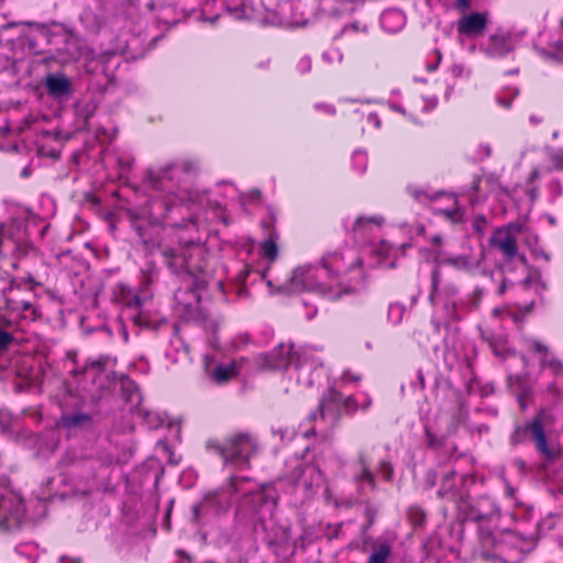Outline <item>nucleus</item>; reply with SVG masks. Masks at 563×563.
Returning <instances> with one entry per match:
<instances>
[{"instance_id":"nucleus-8","label":"nucleus","mask_w":563,"mask_h":563,"mask_svg":"<svg viewBox=\"0 0 563 563\" xmlns=\"http://www.w3.org/2000/svg\"><path fill=\"white\" fill-rule=\"evenodd\" d=\"M203 251L199 245L188 244L179 254L174 250L166 252V262L174 272H186L189 275H196L201 271V266L194 262L200 258Z\"/></svg>"},{"instance_id":"nucleus-42","label":"nucleus","mask_w":563,"mask_h":563,"mask_svg":"<svg viewBox=\"0 0 563 563\" xmlns=\"http://www.w3.org/2000/svg\"><path fill=\"white\" fill-rule=\"evenodd\" d=\"M529 120L532 124H539L542 121V119L536 114L530 115Z\"/></svg>"},{"instance_id":"nucleus-15","label":"nucleus","mask_w":563,"mask_h":563,"mask_svg":"<svg viewBox=\"0 0 563 563\" xmlns=\"http://www.w3.org/2000/svg\"><path fill=\"white\" fill-rule=\"evenodd\" d=\"M487 24V14L473 12L463 15L456 23V29L460 34L466 36H476L483 32Z\"/></svg>"},{"instance_id":"nucleus-4","label":"nucleus","mask_w":563,"mask_h":563,"mask_svg":"<svg viewBox=\"0 0 563 563\" xmlns=\"http://www.w3.org/2000/svg\"><path fill=\"white\" fill-rule=\"evenodd\" d=\"M208 446L223 459L224 464H232L235 467H243L257 451V442L249 433H236L231 435L224 444L209 442Z\"/></svg>"},{"instance_id":"nucleus-40","label":"nucleus","mask_w":563,"mask_h":563,"mask_svg":"<svg viewBox=\"0 0 563 563\" xmlns=\"http://www.w3.org/2000/svg\"><path fill=\"white\" fill-rule=\"evenodd\" d=\"M470 4L468 0H455V5L460 9H466Z\"/></svg>"},{"instance_id":"nucleus-45","label":"nucleus","mask_w":563,"mask_h":563,"mask_svg":"<svg viewBox=\"0 0 563 563\" xmlns=\"http://www.w3.org/2000/svg\"><path fill=\"white\" fill-rule=\"evenodd\" d=\"M323 108H324V111H325V112H328V113H330V114H333V113H334V109H333V107H331V106H323Z\"/></svg>"},{"instance_id":"nucleus-41","label":"nucleus","mask_w":563,"mask_h":563,"mask_svg":"<svg viewBox=\"0 0 563 563\" xmlns=\"http://www.w3.org/2000/svg\"><path fill=\"white\" fill-rule=\"evenodd\" d=\"M129 305L139 308L142 306V300L140 297L136 296L129 302Z\"/></svg>"},{"instance_id":"nucleus-1","label":"nucleus","mask_w":563,"mask_h":563,"mask_svg":"<svg viewBox=\"0 0 563 563\" xmlns=\"http://www.w3.org/2000/svg\"><path fill=\"white\" fill-rule=\"evenodd\" d=\"M361 266L358 252L352 246H344L322 257L323 274L328 276L327 283L332 285V294H336V298L354 289V284L362 278Z\"/></svg>"},{"instance_id":"nucleus-38","label":"nucleus","mask_w":563,"mask_h":563,"mask_svg":"<svg viewBox=\"0 0 563 563\" xmlns=\"http://www.w3.org/2000/svg\"><path fill=\"white\" fill-rule=\"evenodd\" d=\"M367 121L377 129L380 126V120L376 113H369L367 117Z\"/></svg>"},{"instance_id":"nucleus-24","label":"nucleus","mask_w":563,"mask_h":563,"mask_svg":"<svg viewBox=\"0 0 563 563\" xmlns=\"http://www.w3.org/2000/svg\"><path fill=\"white\" fill-rule=\"evenodd\" d=\"M515 44L516 40L511 35L495 34V56L510 52L514 49Z\"/></svg>"},{"instance_id":"nucleus-14","label":"nucleus","mask_w":563,"mask_h":563,"mask_svg":"<svg viewBox=\"0 0 563 563\" xmlns=\"http://www.w3.org/2000/svg\"><path fill=\"white\" fill-rule=\"evenodd\" d=\"M45 88L54 99H66L73 91L70 79L63 73L48 74L45 78Z\"/></svg>"},{"instance_id":"nucleus-2","label":"nucleus","mask_w":563,"mask_h":563,"mask_svg":"<svg viewBox=\"0 0 563 563\" xmlns=\"http://www.w3.org/2000/svg\"><path fill=\"white\" fill-rule=\"evenodd\" d=\"M292 344H279L269 353H263L256 356V363L260 367L266 369H287L294 364L289 372V378H296L299 385L310 387L314 384L319 374H314L316 361L310 358V352L303 351L300 354L295 353Z\"/></svg>"},{"instance_id":"nucleus-46","label":"nucleus","mask_w":563,"mask_h":563,"mask_svg":"<svg viewBox=\"0 0 563 563\" xmlns=\"http://www.w3.org/2000/svg\"><path fill=\"white\" fill-rule=\"evenodd\" d=\"M506 493L509 497H512L514 496V488H511L510 486L506 485Z\"/></svg>"},{"instance_id":"nucleus-36","label":"nucleus","mask_w":563,"mask_h":563,"mask_svg":"<svg viewBox=\"0 0 563 563\" xmlns=\"http://www.w3.org/2000/svg\"><path fill=\"white\" fill-rule=\"evenodd\" d=\"M391 251V245L387 244L385 241H382V245L376 252L379 256H388Z\"/></svg>"},{"instance_id":"nucleus-10","label":"nucleus","mask_w":563,"mask_h":563,"mask_svg":"<svg viewBox=\"0 0 563 563\" xmlns=\"http://www.w3.org/2000/svg\"><path fill=\"white\" fill-rule=\"evenodd\" d=\"M21 291L19 286L15 287L14 282L10 283L9 288L3 290L5 308L14 319L22 317L34 320L36 318V309L30 301L21 298Z\"/></svg>"},{"instance_id":"nucleus-54","label":"nucleus","mask_w":563,"mask_h":563,"mask_svg":"<svg viewBox=\"0 0 563 563\" xmlns=\"http://www.w3.org/2000/svg\"><path fill=\"white\" fill-rule=\"evenodd\" d=\"M509 74H518V70L517 69H512L509 71Z\"/></svg>"},{"instance_id":"nucleus-53","label":"nucleus","mask_w":563,"mask_h":563,"mask_svg":"<svg viewBox=\"0 0 563 563\" xmlns=\"http://www.w3.org/2000/svg\"><path fill=\"white\" fill-rule=\"evenodd\" d=\"M216 20H218V15H216V16L211 18V19H210V22H211V23H214V22H216Z\"/></svg>"},{"instance_id":"nucleus-47","label":"nucleus","mask_w":563,"mask_h":563,"mask_svg":"<svg viewBox=\"0 0 563 563\" xmlns=\"http://www.w3.org/2000/svg\"><path fill=\"white\" fill-rule=\"evenodd\" d=\"M393 311L401 312V308L399 306H397V305L391 306L390 307V312H393Z\"/></svg>"},{"instance_id":"nucleus-50","label":"nucleus","mask_w":563,"mask_h":563,"mask_svg":"<svg viewBox=\"0 0 563 563\" xmlns=\"http://www.w3.org/2000/svg\"><path fill=\"white\" fill-rule=\"evenodd\" d=\"M350 29H351V30H354V31H357V29H358V27H357V25H356V24H352L351 26H346V27H345V31H347V30H350Z\"/></svg>"},{"instance_id":"nucleus-29","label":"nucleus","mask_w":563,"mask_h":563,"mask_svg":"<svg viewBox=\"0 0 563 563\" xmlns=\"http://www.w3.org/2000/svg\"><path fill=\"white\" fill-rule=\"evenodd\" d=\"M322 58L328 63H340L343 55L338 48H330L322 54Z\"/></svg>"},{"instance_id":"nucleus-6","label":"nucleus","mask_w":563,"mask_h":563,"mask_svg":"<svg viewBox=\"0 0 563 563\" xmlns=\"http://www.w3.org/2000/svg\"><path fill=\"white\" fill-rule=\"evenodd\" d=\"M180 172L179 166L169 165L159 170H152L147 176L148 187L174 195L180 202H195L194 194L185 187L175 184V177Z\"/></svg>"},{"instance_id":"nucleus-31","label":"nucleus","mask_w":563,"mask_h":563,"mask_svg":"<svg viewBox=\"0 0 563 563\" xmlns=\"http://www.w3.org/2000/svg\"><path fill=\"white\" fill-rule=\"evenodd\" d=\"M378 472L385 481H390L393 478V473H394L393 466L390 465V463H388L386 461H383L379 464Z\"/></svg>"},{"instance_id":"nucleus-30","label":"nucleus","mask_w":563,"mask_h":563,"mask_svg":"<svg viewBox=\"0 0 563 563\" xmlns=\"http://www.w3.org/2000/svg\"><path fill=\"white\" fill-rule=\"evenodd\" d=\"M507 90H508V93L510 95V98H507V97H499V98H498V100H497V102H498L501 107H504V108H506V109H508V108L510 107V104H511V100H512V99L518 95V92H519V91H518V89H517L516 87H509V88H507Z\"/></svg>"},{"instance_id":"nucleus-33","label":"nucleus","mask_w":563,"mask_h":563,"mask_svg":"<svg viewBox=\"0 0 563 563\" xmlns=\"http://www.w3.org/2000/svg\"><path fill=\"white\" fill-rule=\"evenodd\" d=\"M360 378H361V377H360V375H357V374H353V373H351L350 371L344 372V373L342 374V377H341V379H342V382H343V383L358 382V380H360Z\"/></svg>"},{"instance_id":"nucleus-27","label":"nucleus","mask_w":563,"mask_h":563,"mask_svg":"<svg viewBox=\"0 0 563 563\" xmlns=\"http://www.w3.org/2000/svg\"><path fill=\"white\" fill-rule=\"evenodd\" d=\"M353 165L356 170L363 173L367 166V155L363 151H355L352 155Z\"/></svg>"},{"instance_id":"nucleus-52","label":"nucleus","mask_w":563,"mask_h":563,"mask_svg":"<svg viewBox=\"0 0 563 563\" xmlns=\"http://www.w3.org/2000/svg\"><path fill=\"white\" fill-rule=\"evenodd\" d=\"M506 289V282H504L501 285H500V288H499V291L500 292H504Z\"/></svg>"},{"instance_id":"nucleus-37","label":"nucleus","mask_w":563,"mask_h":563,"mask_svg":"<svg viewBox=\"0 0 563 563\" xmlns=\"http://www.w3.org/2000/svg\"><path fill=\"white\" fill-rule=\"evenodd\" d=\"M438 284H439V276H438V272L434 271L433 274H432V288H433V291L430 295V299L432 301L434 300V296H435V290H437Z\"/></svg>"},{"instance_id":"nucleus-35","label":"nucleus","mask_w":563,"mask_h":563,"mask_svg":"<svg viewBox=\"0 0 563 563\" xmlns=\"http://www.w3.org/2000/svg\"><path fill=\"white\" fill-rule=\"evenodd\" d=\"M485 224H486V220L481 217L475 218L473 221V228L478 233L483 232Z\"/></svg>"},{"instance_id":"nucleus-23","label":"nucleus","mask_w":563,"mask_h":563,"mask_svg":"<svg viewBox=\"0 0 563 563\" xmlns=\"http://www.w3.org/2000/svg\"><path fill=\"white\" fill-rule=\"evenodd\" d=\"M238 368L235 363L229 365H218L213 373L212 378L218 384H224L238 375Z\"/></svg>"},{"instance_id":"nucleus-28","label":"nucleus","mask_w":563,"mask_h":563,"mask_svg":"<svg viewBox=\"0 0 563 563\" xmlns=\"http://www.w3.org/2000/svg\"><path fill=\"white\" fill-rule=\"evenodd\" d=\"M103 369V362L101 360L91 361L88 363L82 373L87 377H95L99 372Z\"/></svg>"},{"instance_id":"nucleus-21","label":"nucleus","mask_w":563,"mask_h":563,"mask_svg":"<svg viewBox=\"0 0 563 563\" xmlns=\"http://www.w3.org/2000/svg\"><path fill=\"white\" fill-rule=\"evenodd\" d=\"M533 306V301L525 307H506L503 309H495V317H509L514 322L520 321Z\"/></svg>"},{"instance_id":"nucleus-32","label":"nucleus","mask_w":563,"mask_h":563,"mask_svg":"<svg viewBox=\"0 0 563 563\" xmlns=\"http://www.w3.org/2000/svg\"><path fill=\"white\" fill-rule=\"evenodd\" d=\"M312 66L311 58L308 56L301 57L297 63V69L301 74H307L310 71Z\"/></svg>"},{"instance_id":"nucleus-57","label":"nucleus","mask_w":563,"mask_h":563,"mask_svg":"<svg viewBox=\"0 0 563 563\" xmlns=\"http://www.w3.org/2000/svg\"><path fill=\"white\" fill-rule=\"evenodd\" d=\"M253 195H254V197H258L260 192L258 191H254Z\"/></svg>"},{"instance_id":"nucleus-55","label":"nucleus","mask_w":563,"mask_h":563,"mask_svg":"<svg viewBox=\"0 0 563 563\" xmlns=\"http://www.w3.org/2000/svg\"><path fill=\"white\" fill-rule=\"evenodd\" d=\"M71 373H73V375L76 376L78 374V371L77 369H73Z\"/></svg>"},{"instance_id":"nucleus-16","label":"nucleus","mask_w":563,"mask_h":563,"mask_svg":"<svg viewBox=\"0 0 563 563\" xmlns=\"http://www.w3.org/2000/svg\"><path fill=\"white\" fill-rule=\"evenodd\" d=\"M529 347L537 354L541 355L542 368H548L554 375L563 374V364L554 356L548 353V347L539 341L531 340L528 342Z\"/></svg>"},{"instance_id":"nucleus-20","label":"nucleus","mask_w":563,"mask_h":563,"mask_svg":"<svg viewBox=\"0 0 563 563\" xmlns=\"http://www.w3.org/2000/svg\"><path fill=\"white\" fill-rule=\"evenodd\" d=\"M361 464V473L356 475V482L360 484L361 488L366 490H374L375 488V479L374 475L369 470L368 464L365 462L363 457H360Z\"/></svg>"},{"instance_id":"nucleus-44","label":"nucleus","mask_w":563,"mask_h":563,"mask_svg":"<svg viewBox=\"0 0 563 563\" xmlns=\"http://www.w3.org/2000/svg\"><path fill=\"white\" fill-rule=\"evenodd\" d=\"M391 108L395 110V111H398V112H401L405 114V110L400 107V106H397V104H391Z\"/></svg>"},{"instance_id":"nucleus-56","label":"nucleus","mask_w":563,"mask_h":563,"mask_svg":"<svg viewBox=\"0 0 563 563\" xmlns=\"http://www.w3.org/2000/svg\"><path fill=\"white\" fill-rule=\"evenodd\" d=\"M368 406H369V401H368V402H366V404L363 406V409L368 408Z\"/></svg>"},{"instance_id":"nucleus-49","label":"nucleus","mask_w":563,"mask_h":563,"mask_svg":"<svg viewBox=\"0 0 563 563\" xmlns=\"http://www.w3.org/2000/svg\"><path fill=\"white\" fill-rule=\"evenodd\" d=\"M530 284H531V282H530V280H526L523 284H521V285L519 286V288H521V289H526Z\"/></svg>"},{"instance_id":"nucleus-48","label":"nucleus","mask_w":563,"mask_h":563,"mask_svg":"<svg viewBox=\"0 0 563 563\" xmlns=\"http://www.w3.org/2000/svg\"><path fill=\"white\" fill-rule=\"evenodd\" d=\"M489 154H490V148H489V146H486V147H485V151H484V153H483V156H484V157H488V156H489Z\"/></svg>"},{"instance_id":"nucleus-3","label":"nucleus","mask_w":563,"mask_h":563,"mask_svg":"<svg viewBox=\"0 0 563 563\" xmlns=\"http://www.w3.org/2000/svg\"><path fill=\"white\" fill-rule=\"evenodd\" d=\"M323 275L322 267L310 264L300 265L292 271L285 282L275 285L268 279L267 286L276 292L292 294L307 290L317 291L335 299L336 294H332V285L322 280Z\"/></svg>"},{"instance_id":"nucleus-7","label":"nucleus","mask_w":563,"mask_h":563,"mask_svg":"<svg viewBox=\"0 0 563 563\" xmlns=\"http://www.w3.org/2000/svg\"><path fill=\"white\" fill-rule=\"evenodd\" d=\"M410 195L415 197L419 202L433 201L439 199L440 197H444L448 199L451 205L446 208L435 209V213L443 217L452 224H460L466 221V213L463 208L460 207L457 199L454 195H445V194H434L430 195L422 189H416L412 187L408 188Z\"/></svg>"},{"instance_id":"nucleus-51","label":"nucleus","mask_w":563,"mask_h":563,"mask_svg":"<svg viewBox=\"0 0 563 563\" xmlns=\"http://www.w3.org/2000/svg\"><path fill=\"white\" fill-rule=\"evenodd\" d=\"M78 421H79L78 417L70 418V422L74 423V424L78 423Z\"/></svg>"},{"instance_id":"nucleus-34","label":"nucleus","mask_w":563,"mask_h":563,"mask_svg":"<svg viewBox=\"0 0 563 563\" xmlns=\"http://www.w3.org/2000/svg\"><path fill=\"white\" fill-rule=\"evenodd\" d=\"M12 340V336L5 332L0 330V350L4 349Z\"/></svg>"},{"instance_id":"nucleus-9","label":"nucleus","mask_w":563,"mask_h":563,"mask_svg":"<svg viewBox=\"0 0 563 563\" xmlns=\"http://www.w3.org/2000/svg\"><path fill=\"white\" fill-rule=\"evenodd\" d=\"M25 512L24 500L19 490L9 484L0 485V519L20 521Z\"/></svg>"},{"instance_id":"nucleus-25","label":"nucleus","mask_w":563,"mask_h":563,"mask_svg":"<svg viewBox=\"0 0 563 563\" xmlns=\"http://www.w3.org/2000/svg\"><path fill=\"white\" fill-rule=\"evenodd\" d=\"M341 399H342V395L339 391H336L335 389L330 388L329 389V400L323 399L320 402L321 416H324L328 411L332 410V402L336 407V405L341 401Z\"/></svg>"},{"instance_id":"nucleus-43","label":"nucleus","mask_w":563,"mask_h":563,"mask_svg":"<svg viewBox=\"0 0 563 563\" xmlns=\"http://www.w3.org/2000/svg\"><path fill=\"white\" fill-rule=\"evenodd\" d=\"M352 404H354V399L349 397L346 400H345V406L347 409H351L352 408Z\"/></svg>"},{"instance_id":"nucleus-17","label":"nucleus","mask_w":563,"mask_h":563,"mask_svg":"<svg viewBox=\"0 0 563 563\" xmlns=\"http://www.w3.org/2000/svg\"><path fill=\"white\" fill-rule=\"evenodd\" d=\"M529 430L536 440V445L539 452H541L544 456L552 459L553 454L550 451L547 438L543 431L542 421L539 417H536L529 424Z\"/></svg>"},{"instance_id":"nucleus-13","label":"nucleus","mask_w":563,"mask_h":563,"mask_svg":"<svg viewBox=\"0 0 563 563\" xmlns=\"http://www.w3.org/2000/svg\"><path fill=\"white\" fill-rule=\"evenodd\" d=\"M292 482L297 486H302L305 490H311L323 482V475L313 464H300L296 467Z\"/></svg>"},{"instance_id":"nucleus-5","label":"nucleus","mask_w":563,"mask_h":563,"mask_svg":"<svg viewBox=\"0 0 563 563\" xmlns=\"http://www.w3.org/2000/svg\"><path fill=\"white\" fill-rule=\"evenodd\" d=\"M522 233L523 227L518 222L495 230V249H498L503 256V271L525 266V256L518 251V241Z\"/></svg>"},{"instance_id":"nucleus-22","label":"nucleus","mask_w":563,"mask_h":563,"mask_svg":"<svg viewBox=\"0 0 563 563\" xmlns=\"http://www.w3.org/2000/svg\"><path fill=\"white\" fill-rule=\"evenodd\" d=\"M250 500L254 504V512L258 515H262L265 511L271 512L275 507L274 499L268 498L262 490L253 494Z\"/></svg>"},{"instance_id":"nucleus-11","label":"nucleus","mask_w":563,"mask_h":563,"mask_svg":"<svg viewBox=\"0 0 563 563\" xmlns=\"http://www.w3.org/2000/svg\"><path fill=\"white\" fill-rule=\"evenodd\" d=\"M383 223L384 218L380 216H361L352 221L346 220L344 228L353 234L354 239L366 241L368 238H374L380 232Z\"/></svg>"},{"instance_id":"nucleus-26","label":"nucleus","mask_w":563,"mask_h":563,"mask_svg":"<svg viewBox=\"0 0 563 563\" xmlns=\"http://www.w3.org/2000/svg\"><path fill=\"white\" fill-rule=\"evenodd\" d=\"M261 253L265 258H267L269 261H274L277 257V253H278L276 242L272 238L265 240L261 244Z\"/></svg>"},{"instance_id":"nucleus-39","label":"nucleus","mask_w":563,"mask_h":563,"mask_svg":"<svg viewBox=\"0 0 563 563\" xmlns=\"http://www.w3.org/2000/svg\"><path fill=\"white\" fill-rule=\"evenodd\" d=\"M452 74L455 76V77H462L463 74H464V68L461 66V65H454L452 67Z\"/></svg>"},{"instance_id":"nucleus-19","label":"nucleus","mask_w":563,"mask_h":563,"mask_svg":"<svg viewBox=\"0 0 563 563\" xmlns=\"http://www.w3.org/2000/svg\"><path fill=\"white\" fill-rule=\"evenodd\" d=\"M380 23L388 32H396L405 24V16L398 10H386L380 16Z\"/></svg>"},{"instance_id":"nucleus-12","label":"nucleus","mask_w":563,"mask_h":563,"mask_svg":"<svg viewBox=\"0 0 563 563\" xmlns=\"http://www.w3.org/2000/svg\"><path fill=\"white\" fill-rule=\"evenodd\" d=\"M495 356H499L506 363L510 383L520 378V372L526 368V357L523 355L511 350L507 342L498 344L495 342Z\"/></svg>"},{"instance_id":"nucleus-18","label":"nucleus","mask_w":563,"mask_h":563,"mask_svg":"<svg viewBox=\"0 0 563 563\" xmlns=\"http://www.w3.org/2000/svg\"><path fill=\"white\" fill-rule=\"evenodd\" d=\"M391 543L387 540H376L372 545V552L367 563H388L391 556Z\"/></svg>"}]
</instances>
